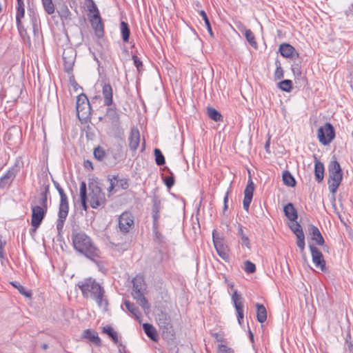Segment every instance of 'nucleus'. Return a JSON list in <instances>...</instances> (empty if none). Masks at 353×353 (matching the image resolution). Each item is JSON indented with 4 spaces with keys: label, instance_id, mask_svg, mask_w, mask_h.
<instances>
[{
    "label": "nucleus",
    "instance_id": "nucleus-1",
    "mask_svg": "<svg viewBox=\"0 0 353 353\" xmlns=\"http://www.w3.org/2000/svg\"><path fill=\"white\" fill-rule=\"evenodd\" d=\"M71 239L73 248L79 254L96 264L99 263L101 252L93 239L85 232L72 228Z\"/></svg>",
    "mask_w": 353,
    "mask_h": 353
},
{
    "label": "nucleus",
    "instance_id": "nucleus-2",
    "mask_svg": "<svg viewBox=\"0 0 353 353\" xmlns=\"http://www.w3.org/2000/svg\"><path fill=\"white\" fill-rule=\"evenodd\" d=\"M77 286L81 290L84 298L92 299L99 307L103 308L104 311L108 310V300L105 295V290L94 279L86 278L79 281Z\"/></svg>",
    "mask_w": 353,
    "mask_h": 353
},
{
    "label": "nucleus",
    "instance_id": "nucleus-3",
    "mask_svg": "<svg viewBox=\"0 0 353 353\" xmlns=\"http://www.w3.org/2000/svg\"><path fill=\"white\" fill-rule=\"evenodd\" d=\"M328 188L330 192L334 194L343 180V174L341 165L334 157L328 165Z\"/></svg>",
    "mask_w": 353,
    "mask_h": 353
},
{
    "label": "nucleus",
    "instance_id": "nucleus-4",
    "mask_svg": "<svg viewBox=\"0 0 353 353\" xmlns=\"http://www.w3.org/2000/svg\"><path fill=\"white\" fill-rule=\"evenodd\" d=\"M88 189L90 191V206L94 209L103 206L106 202L105 193L102 192L100 184L97 179H93L88 183Z\"/></svg>",
    "mask_w": 353,
    "mask_h": 353
},
{
    "label": "nucleus",
    "instance_id": "nucleus-5",
    "mask_svg": "<svg viewBox=\"0 0 353 353\" xmlns=\"http://www.w3.org/2000/svg\"><path fill=\"white\" fill-rule=\"evenodd\" d=\"M156 320L162 332L163 338L168 341L173 340L175 332L170 316L166 312H161L157 314Z\"/></svg>",
    "mask_w": 353,
    "mask_h": 353
},
{
    "label": "nucleus",
    "instance_id": "nucleus-6",
    "mask_svg": "<svg viewBox=\"0 0 353 353\" xmlns=\"http://www.w3.org/2000/svg\"><path fill=\"white\" fill-rule=\"evenodd\" d=\"M69 204L67 195L61 194L59 206L58 219L56 222L58 234H61L63 232L65 219L68 215Z\"/></svg>",
    "mask_w": 353,
    "mask_h": 353
},
{
    "label": "nucleus",
    "instance_id": "nucleus-7",
    "mask_svg": "<svg viewBox=\"0 0 353 353\" xmlns=\"http://www.w3.org/2000/svg\"><path fill=\"white\" fill-rule=\"evenodd\" d=\"M76 108L77 116L80 120L89 118L92 108L85 94L82 93L77 97Z\"/></svg>",
    "mask_w": 353,
    "mask_h": 353
},
{
    "label": "nucleus",
    "instance_id": "nucleus-8",
    "mask_svg": "<svg viewBox=\"0 0 353 353\" xmlns=\"http://www.w3.org/2000/svg\"><path fill=\"white\" fill-rule=\"evenodd\" d=\"M317 137L323 145L330 143L335 137V130L332 125L327 122L323 126H321L318 130Z\"/></svg>",
    "mask_w": 353,
    "mask_h": 353
},
{
    "label": "nucleus",
    "instance_id": "nucleus-9",
    "mask_svg": "<svg viewBox=\"0 0 353 353\" xmlns=\"http://www.w3.org/2000/svg\"><path fill=\"white\" fill-rule=\"evenodd\" d=\"M32 210V219H31V225L34 228L32 230L34 232L40 226L42 221L46 216V214L48 211V208H44L43 207H41L39 205H31Z\"/></svg>",
    "mask_w": 353,
    "mask_h": 353
},
{
    "label": "nucleus",
    "instance_id": "nucleus-10",
    "mask_svg": "<svg viewBox=\"0 0 353 353\" xmlns=\"http://www.w3.org/2000/svg\"><path fill=\"white\" fill-rule=\"evenodd\" d=\"M134 225V216L130 212H123L119 218V227L123 234H127Z\"/></svg>",
    "mask_w": 353,
    "mask_h": 353
},
{
    "label": "nucleus",
    "instance_id": "nucleus-11",
    "mask_svg": "<svg viewBox=\"0 0 353 353\" xmlns=\"http://www.w3.org/2000/svg\"><path fill=\"white\" fill-rule=\"evenodd\" d=\"M76 50L71 48L64 49L63 52V61L64 70L67 73H70L72 71L73 65L76 59Z\"/></svg>",
    "mask_w": 353,
    "mask_h": 353
},
{
    "label": "nucleus",
    "instance_id": "nucleus-12",
    "mask_svg": "<svg viewBox=\"0 0 353 353\" xmlns=\"http://www.w3.org/2000/svg\"><path fill=\"white\" fill-rule=\"evenodd\" d=\"M212 239L218 255L224 260L227 259L229 257V249L224 239L216 236L215 230L213 231Z\"/></svg>",
    "mask_w": 353,
    "mask_h": 353
},
{
    "label": "nucleus",
    "instance_id": "nucleus-13",
    "mask_svg": "<svg viewBox=\"0 0 353 353\" xmlns=\"http://www.w3.org/2000/svg\"><path fill=\"white\" fill-rule=\"evenodd\" d=\"M312 261L316 268H320L322 271L325 269V261L321 252L314 245H310Z\"/></svg>",
    "mask_w": 353,
    "mask_h": 353
},
{
    "label": "nucleus",
    "instance_id": "nucleus-14",
    "mask_svg": "<svg viewBox=\"0 0 353 353\" xmlns=\"http://www.w3.org/2000/svg\"><path fill=\"white\" fill-rule=\"evenodd\" d=\"M90 21L92 27L94 30L96 36L98 38L103 37L104 35L103 24L99 12H97V14H94Z\"/></svg>",
    "mask_w": 353,
    "mask_h": 353
},
{
    "label": "nucleus",
    "instance_id": "nucleus-15",
    "mask_svg": "<svg viewBox=\"0 0 353 353\" xmlns=\"http://www.w3.org/2000/svg\"><path fill=\"white\" fill-rule=\"evenodd\" d=\"M254 190V184L250 177L248 181V184L244 190V199L243 201V205L245 210L248 211L250 203L252 200L253 192Z\"/></svg>",
    "mask_w": 353,
    "mask_h": 353
},
{
    "label": "nucleus",
    "instance_id": "nucleus-16",
    "mask_svg": "<svg viewBox=\"0 0 353 353\" xmlns=\"http://www.w3.org/2000/svg\"><path fill=\"white\" fill-rule=\"evenodd\" d=\"M17 170L14 168H10L6 174L0 178V189L8 188L14 180Z\"/></svg>",
    "mask_w": 353,
    "mask_h": 353
},
{
    "label": "nucleus",
    "instance_id": "nucleus-17",
    "mask_svg": "<svg viewBox=\"0 0 353 353\" xmlns=\"http://www.w3.org/2000/svg\"><path fill=\"white\" fill-rule=\"evenodd\" d=\"M279 50L281 53V55L283 57L290 58L292 59H296L299 57V52L292 45L289 43H283L281 44Z\"/></svg>",
    "mask_w": 353,
    "mask_h": 353
},
{
    "label": "nucleus",
    "instance_id": "nucleus-18",
    "mask_svg": "<svg viewBox=\"0 0 353 353\" xmlns=\"http://www.w3.org/2000/svg\"><path fill=\"white\" fill-rule=\"evenodd\" d=\"M102 94L104 105L111 106L113 104V90L109 82L102 81Z\"/></svg>",
    "mask_w": 353,
    "mask_h": 353
},
{
    "label": "nucleus",
    "instance_id": "nucleus-19",
    "mask_svg": "<svg viewBox=\"0 0 353 353\" xmlns=\"http://www.w3.org/2000/svg\"><path fill=\"white\" fill-rule=\"evenodd\" d=\"M129 148L131 151L135 152L140 143V132L137 128H132L128 137Z\"/></svg>",
    "mask_w": 353,
    "mask_h": 353
},
{
    "label": "nucleus",
    "instance_id": "nucleus-20",
    "mask_svg": "<svg viewBox=\"0 0 353 353\" xmlns=\"http://www.w3.org/2000/svg\"><path fill=\"white\" fill-rule=\"evenodd\" d=\"M50 194V185L43 184L41 188V192L37 198V203L39 206L48 208V198Z\"/></svg>",
    "mask_w": 353,
    "mask_h": 353
},
{
    "label": "nucleus",
    "instance_id": "nucleus-21",
    "mask_svg": "<svg viewBox=\"0 0 353 353\" xmlns=\"http://www.w3.org/2000/svg\"><path fill=\"white\" fill-rule=\"evenodd\" d=\"M16 24L19 32L23 28L21 19L25 15V5L23 0H17Z\"/></svg>",
    "mask_w": 353,
    "mask_h": 353
},
{
    "label": "nucleus",
    "instance_id": "nucleus-22",
    "mask_svg": "<svg viewBox=\"0 0 353 353\" xmlns=\"http://www.w3.org/2000/svg\"><path fill=\"white\" fill-rule=\"evenodd\" d=\"M308 231L310 235H311V239L312 241H315V243L318 245H323L325 243V240L319 230V228L314 225H310L308 228Z\"/></svg>",
    "mask_w": 353,
    "mask_h": 353
},
{
    "label": "nucleus",
    "instance_id": "nucleus-23",
    "mask_svg": "<svg viewBox=\"0 0 353 353\" xmlns=\"http://www.w3.org/2000/svg\"><path fill=\"white\" fill-rule=\"evenodd\" d=\"M314 159L315 180L316 181L317 183H320L323 181L324 178V165L317 159L316 155H314Z\"/></svg>",
    "mask_w": 353,
    "mask_h": 353
},
{
    "label": "nucleus",
    "instance_id": "nucleus-24",
    "mask_svg": "<svg viewBox=\"0 0 353 353\" xmlns=\"http://www.w3.org/2000/svg\"><path fill=\"white\" fill-rule=\"evenodd\" d=\"M132 295L143 292L145 290L144 278L142 275H137L132 279Z\"/></svg>",
    "mask_w": 353,
    "mask_h": 353
},
{
    "label": "nucleus",
    "instance_id": "nucleus-25",
    "mask_svg": "<svg viewBox=\"0 0 353 353\" xmlns=\"http://www.w3.org/2000/svg\"><path fill=\"white\" fill-rule=\"evenodd\" d=\"M83 337L88 339L91 343L96 345L98 347L101 345V340L99 337L98 333L90 329L85 330L82 334Z\"/></svg>",
    "mask_w": 353,
    "mask_h": 353
},
{
    "label": "nucleus",
    "instance_id": "nucleus-26",
    "mask_svg": "<svg viewBox=\"0 0 353 353\" xmlns=\"http://www.w3.org/2000/svg\"><path fill=\"white\" fill-rule=\"evenodd\" d=\"M161 200L157 196H154L152 199V217L153 223H159L160 218L159 212L161 210Z\"/></svg>",
    "mask_w": 353,
    "mask_h": 353
},
{
    "label": "nucleus",
    "instance_id": "nucleus-27",
    "mask_svg": "<svg viewBox=\"0 0 353 353\" xmlns=\"http://www.w3.org/2000/svg\"><path fill=\"white\" fill-rule=\"evenodd\" d=\"M283 212L285 216L291 221L297 220L298 212L292 203H288L283 208Z\"/></svg>",
    "mask_w": 353,
    "mask_h": 353
},
{
    "label": "nucleus",
    "instance_id": "nucleus-28",
    "mask_svg": "<svg viewBox=\"0 0 353 353\" xmlns=\"http://www.w3.org/2000/svg\"><path fill=\"white\" fill-rule=\"evenodd\" d=\"M232 300L234 303V306L235 307L236 314L244 312H243V298L241 294H239L236 290H234L233 294L232 296Z\"/></svg>",
    "mask_w": 353,
    "mask_h": 353
},
{
    "label": "nucleus",
    "instance_id": "nucleus-29",
    "mask_svg": "<svg viewBox=\"0 0 353 353\" xmlns=\"http://www.w3.org/2000/svg\"><path fill=\"white\" fill-rule=\"evenodd\" d=\"M143 329L145 334L153 341L157 342L159 339L156 328L150 323L143 324Z\"/></svg>",
    "mask_w": 353,
    "mask_h": 353
},
{
    "label": "nucleus",
    "instance_id": "nucleus-30",
    "mask_svg": "<svg viewBox=\"0 0 353 353\" xmlns=\"http://www.w3.org/2000/svg\"><path fill=\"white\" fill-rule=\"evenodd\" d=\"M80 200L81 205L85 211L88 210V206L87 204L88 195L86 183L85 181H81L80 184Z\"/></svg>",
    "mask_w": 353,
    "mask_h": 353
},
{
    "label": "nucleus",
    "instance_id": "nucleus-31",
    "mask_svg": "<svg viewBox=\"0 0 353 353\" xmlns=\"http://www.w3.org/2000/svg\"><path fill=\"white\" fill-rule=\"evenodd\" d=\"M256 319L257 321L263 323L267 320V310L263 304L257 303L256 304Z\"/></svg>",
    "mask_w": 353,
    "mask_h": 353
},
{
    "label": "nucleus",
    "instance_id": "nucleus-32",
    "mask_svg": "<svg viewBox=\"0 0 353 353\" xmlns=\"http://www.w3.org/2000/svg\"><path fill=\"white\" fill-rule=\"evenodd\" d=\"M108 108L106 110L105 117L112 121V122L117 123L119 121V114L118 113L117 109L115 106H108Z\"/></svg>",
    "mask_w": 353,
    "mask_h": 353
},
{
    "label": "nucleus",
    "instance_id": "nucleus-33",
    "mask_svg": "<svg viewBox=\"0 0 353 353\" xmlns=\"http://www.w3.org/2000/svg\"><path fill=\"white\" fill-rule=\"evenodd\" d=\"M124 305L126 307L127 310L133 316H134L136 319H139L140 318L141 312L139 311V309L134 303H132L130 301L125 300L124 301Z\"/></svg>",
    "mask_w": 353,
    "mask_h": 353
},
{
    "label": "nucleus",
    "instance_id": "nucleus-34",
    "mask_svg": "<svg viewBox=\"0 0 353 353\" xmlns=\"http://www.w3.org/2000/svg\"><path fill=\"white\" fill-rule=\"evenodd\" d=\"M283 181L285 185L289 187H294L296 185V180L290 171L285 170L283 173Z\"/></svg>",
    "mask_w": 353,
    "mask_h": 353
},
{
    "label": "nucleus",
    "instance_id": "nucleus-35",
    "mask_svg": "<svg viewBox=\"0 0 353 353\" xmlns=\"http://www.w3.org/2000/svg\"><path fill=\"white\" fill-rule=\"evenodd\" d=\"M120 28L123 41L124 42H128L130 35V30L128 23L122 21L120 23Z\"/></svg>",
    "mask_w": 353,
    "mask_h": 353
},
{
    "label": "nucleus",
    "instance_id": "nucleus-36",
    "mask_svg": "<svg viewBox=\"0 0 353 353\" xmlns=\"http://www.w3.org/2000/svg\"><path fill=\"white\" fill-rule=\"evenodd\" d=\"M207 114L210 119L214 121H223V119L221 114L215 108L212 107H208L207 108Z\"/></svg>",
    "mask_w": 353,
    "mask_h": 353
},
{
    "label": "nucleus",
    "instance_id": "nucleus-37",
    "mask_svg": "<svg viewBox=\"0 0 353 353\" xmlns=\"http://www.w3.org/2000/svg\"><path fill=\"white\" fill-rule=\"evenodd\" d=\"M137 299L138 303L143 307V310H149L150 306L148 300L143 295V292L132 295Z\"/></svg>",
    "mask_w": 353,
    "mask_h": 353
},
{
    "label": "nucleus",
    "instance_id": "nucleus-38",
    "mask_svg": "<svg viewBox=\"0 0 353 353\" xmlns=\"http://www.w3.org/2000/svg\"><path fill=\"white\" fill-rule=\"evenodd\" d=\"M245 29V37L246 38V40L250 44L252 47H253L254 49H256L258 48V44L256 41L255 36L254 33L251 31L250 29Z\"/></svg>",
    "mask_w": 353,
    "mask_h": 353
},
{
    "label": "nucleus",
    "instance_id": "nucleus-39",
    "mask_svg": "<svg viewBox=\"0 0 353 353\" xmlns=\"http://www.w3.org/2000/svg\"><path fill=\"white\" fill-rule=\"evenodd\" d=\"M152 231L154 234V241L162 245L164 243V236L159 231V223H152Z\"/></svg>",
    "mask_w": 353,
    "mask_h": 353
},
{
    "label": "nucleus",
    "instance_id": "nucleus-40",
    "mask_svg": "<svg viewBox=\"0 0 353 353\" xmlns=\"http://www.w3.org/2000/svg\"><path fill=\"white\" fill-rule=\"evenodd\" d=\"M103 332L108 334L114 343H118L119 338L117 332H115L110 325H106L103 327Z\"/></svg>",
    "mask_w": 353,
    "mask_h": 353
},
{
    "label": "nucleus",
    "instance_id": "nucleus-41",
    "mask_svg": "<svg viewBox=\"0 0 353 353\" xmlns=\"http://www.w3.org/2000/svg\"><path fill=\"white\" fill-rule=\"evenodd\" d=\"M41 2L43 9L48 14L51 15L54 13L55 6L52 0H41Z\"/></svg>",
    "mask_w": 353,
    "mask_h": 353
},
{
    "label": "nucleus",
    "instance_id": "nucleus-42",
    "mask_svg": "<svg viewBox=\"0 0 353 353\" xmlns=\"http://www.w3.org/2000/svg\"><path fill=\"white\" fill-rule=\"evenodd\" d=\"M238 235L241 237V239L242 241V245L245 246L246 248L250 249L251 247L250 239L244 233L243 227L241 225H239Z\"/></svg>",
    "mask_w": 353,
    "mask_h": 353
},
{
    "label": "nucleus",
    "instance_id": "nucleus-43",
    "mask_svg": "<svg viewBox=\"0 0 353 353\" xmlns=\"http://www.w3.org/2000/svg\"><path fill=\"white\" fill-rule=\"evenodd\" d=\"M10 284L13 287L17 288L19 290V293L21 294L22 295H23L28 298L31 297L32 292L30 290H26V289L23 285H21L19 282L12 281V282H10Z\"/></svg>",
    "mask_w": 353,
    "mask_h": 353
},
{
    "label": "nucleus",
    "instance_id": "nucleus-44",
    "mask_svg": "<svg viewBox=\"0 0 353 353\" xmlns=\"http://www.w3.org/2000/svg\"><path fill=\"white\" fill-rule=\"evenodd\" d=\"M278 87L281 90L290 92L292 89V81L289 79H285L278 83Z\"/></svg>",
    "mask_w": 353,
    "mask_h": 353
},
{
    "label": "nucleus",
    "instance_id": "nucleus-45",
    "mask_svg": "<svg viewBox=\"0 0 353 353\" xmlns=\"http://www.w3.org/2000/svg\"><path fill=\"white\" fill-rule=\"evenodd\" d=\"M154 154L155 157V162L157 165H163L165 163V157L159 148L154 149Z\"/></svg>",
    "mask_w": 353,
    "mask_h": 353
},
{
    "label": "nucleus",
    "instance_id": "nucleus-46",
    "mask_svg": "<svg viewBox=\"0 0 353 353\" xmlns=\"http://www.w3.org/2000/svg\"><path fill=\"white\" fill-rule=\"evenodd\" d=\"M199 14L202 17V19L204 21L205 26L207 28V30H208V32L210 33V36L212 37H213L214 34H213V32L212 30L211 24H210V20L208 17L206 12L204 10H200Z\"/></svg>",
    "mask_w": 353,
    "mask_h": 353
},
{
    "label": "nucleus",
    "instance_id": "nucleus-47",
    "mask_svg": "<svg viewBox=\"0 0 353 353\" xmlns=\"http://www.w3.org/2000/svg\"><path fill=\"white\" fill-rule=\"evenodd\" d=\"M165 169H166L168 172L171 174V176H167L163 177V181L167 186L168 188H171L174 184V177L173 176L172 172L170 171V170L165 167Z\"/></svg>",
    "mask_w": 353,
    "mask_h": 353
},
{
    "label": "nucleus",
    "instance_id": "nucleus-48",
    "mask_svg": "<svg viewBox=\"0 0 353 353\" xmlns=\"http://www.w3.org/2000/svg\"><path fill=\"white\" fill-rule=\"evenodd\" d=\"M105 156V152L103 148L98 146L94 150V157L98 161H103Z\"/></svg>",
    "mask_w": 353,
    "mask_h": 353
},
{
    "label": "nucleus",
    "instance_id": "nucleus-49",
    "mask_svg": "<svg viewBox=\"0 0 353 353\" xmlns=\"http://www.w3.org/2000/svg\"><path fill=\"white\" fill-rule=\"evenodd\" d=\"M275 64L276 65V70L274 72V80H279L283 77V70L281 65L280 62L277 60L275 62Z\"/></svg>",
    "mask_w": 353,
    "mask_h": 353
},
{
    "label": "nucleus",
    "instance_id": "nucleus-50",
    "mask_svg": "<svg viewBox=\"0 0 353 353\" xmlns=\"http://www.w3.org/2000/svg\"><path fill=\"white\" fill-rule=\"evenodd\" d=\"M59 16L61 19H71V12L67 6H64V8H61V11L59 12Z\"/></svg>",
    "mask_w": 353,
    "mask_h": 353
},
{
    "label": "nucleus",
    "instance_id": "nucleus-51",
    "mask_svg": "<svg viewBox=\"0 0 353 353\" xmlns=\"http://www.w3.org/2000/svg\"><path fill=\"white\" fill-rule=\"evenodd\" d=\"M244 264H245L244 270L247 273L251 274V273H254L256 271V265L252 262L248 260V261H245Z\"/></svg>",
    "mask_w": 353,
    "mask_h": 353
},
{
    "label": "nucleus",
    "instance_id": "nucleus-52",
    "mask_svg": "<svg viewBox=\"0 0 353 353\" xmlns=\"http://www.w3.org/2000/svg\"><path fill=\"white\" fill-rule=\"evenodd\" d=\"M132 60L134 62V65L136 66L137 70L139 72H141L143 70V65L142 61L140 60V59L136 55H132Z\"/></svg>",
    "mask_w": 353,
    "mask_h": 353
},
{
    "label": "nucleus",
    "instance_id": "nucleus-53",
    "mask_svg": "<svg viewBox=\"0 0 353 353\" xmlns=\"http://www.w3.org/2000/svg\"><path fill=\"white\" fill-rule=\"evenodd\" d=\"M218 353H234V351L225 345L219 344L218 345Z\"/></svg>",
    "mask_w": 353,
    "mask_h": 353
},
{
    "label": "nucleus",
    "instance_id": "nucleus-54",
    "mask_svg": "<svg viewBox=\"0 0 353 353\" xmlns=\"http://www.w3.org/2000/svg\"><path fill=\"white\" fill-rule=\"evenodd\" d=\"M117 177H118V176H115V175L112 176V178H110V176H108V179L110 181V186L108 189L109 192H111L112 190L114 188V187H115V181H117Z\"/></svg>",
    "mask_w": 353,
    "mask_h": 353
},
{
    "label": "nucleus",
    "instance_id": "nucleus-55",
    "mask_svg": "<svg viewBox=\"0 0 353 353\" xmlns=\"http://www.w3.org/2000/svg\"><path fill=\"white\" fill-rule=\"evenodd\" d=\"M297 246L303 252L305 249V235L301 237H297Z\"/></svg>",
    "mask_w": 353,
    "mask_h": 353
},
{
    "label": "nucleus",
    "instance_id": "nucleus-56",
    "mask_svg": "<svg viewBox=\"0 0 353 353\" xmlns=\"http://www.w3.org/2000/svg\"><path fill=\"white\" fill-rule=\"evenodd\" d=\"M296 227H298V229L294 230L292 229V232L296 235L297 237H301L302 236H304V232L303 230V228L301 225H296Z\"/></svg>",
    "mask_w": 353,
    "mask_h": 353
},
{
    "label": "nucleus",
    "instance_id": "nucleus-57",
    "mask_svg": "<svg viewBox=\"0 0 353 353\" xmlns=\"http://www.w3.org/2000/svg\"><path fill=\"white\" fill-rule=\"evenodd\" d=\"M90 6H88V10L90 12H93L94 14H97V12H99L96 4L92 0H90Z\"/></svg>",
    "mask_w": 353,
    "mask_h": 353
},
{
    "label": "nucleus",
    "instance_id": "nucleus-58",
    "mask_svg": "<svg viewBox=\"0 0 353 353\" xmlns=\"http://www.w3.org/2000/svg\"><path fill=\"white\" fill-rule=\"evenodd\" d=\"M292 71L294 74H296L298 76L301 74V67L297 63L293 64L292 65Z\"/></svg>",
    "mask_w": 353,
    "mask_h": 353
},
{
    "label": "nucleus",
    "instance_id": "nucleus-59",
    "mask_svg": "<svg viewBox=\"0 0 353 353\" xmlns=\"http://www.w3.org/2000/svg\"><path fill=\"white\" fill-rule=\"evenodd\" d=\"M53 184H54L55 188L57 189V190L58 191L60 197L61 196V194H63V195L66 194L65 193L63 189L61 187V185H59V183L57 181L53 180Z\"/></svg>",
    "mask_w": 353,
    "mask_h": 353
},
{
    "label": "nucleus",
    "instance_id": "nucleus-60",
    "mask_svg": "<svg viewBox=\"0 0 353 353\" xmlns=\"http://www.w3.org/2000/svg\"><path fill=\"white\" fill-rule=\"evenodd\" d=\"M6 245V242H3L1 236H0V259H4L3 248Z\"/></svg>",
    "mask_w": 353,
    "mask_h": 353
},
{
    "label": "nucleus",
    "instance_id": "nucleus-61",
    "mask_svg": "<svg viewBox=\"0 0 353 353\" xmlns=\"http://www.w3.org/2000/svg\"><path fill=\"white\" fill-rule=\"evenodd\" d=\"M347 337H349L350 339V336L347 335ZM345 345L347 347V350L350 353L353 352V345L351 341H349L347 338L345 339Z\"/></svg>",
    "mask_w": 353,
    "mask_h": 353
},
{
    "label": "nucleus",
    "instance_id": "nucleus-62",
    "mask_svg": "<svg viewBox=\"0 0 353 353\" xmlns=\"http://www.w3.org/2000/svg\"><path fill=\"white\" fill-rule=\"evenodd\" d=\"M228 194L229 191H228L223 199V211H225L228 209Z\"/></svg>",
    "mask_w": 353,
    "mask_h": 353
},
{
    "label": "nucleus",
    "instance_id": "nucleus-63",
    "mask_svg": "<svg viewBox=\"0 0 353 353\" xmlns=\"http://www.w3.org/2000/svg\"><path fill=\"white\" fill-rule=\"evenodd\" d=\"M119 185L121 187L122 189H126L128 186V183H127V181L125 179H120L119 181Z\"/></svg>",
    "mask_w": 353,
    "mask_h": 353
},
{
    "label": "nucleus",
    "instance_id": "nucleus-64",
    "mask_svg": "<svg viewBox=\"0 0 353 353\" xmlns=\"http://www.w3.org/2000/svg\"><path fill=\"white\" fill-rule=\"evenodd\" d=\"M83 165L85 168L93 170L92 163L89 160L84 161Z\"/></svg>",
    "mask_w": 353,
    "mask_h": 353
}]
</instances>
